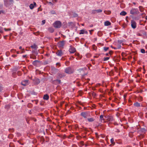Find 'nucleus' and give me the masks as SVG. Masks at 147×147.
Listing matches in <instances>:
<instances>
[{
  "label": "nucleus",
  "instance_id": "1",
  "mask_svg": "<svg viewBox=\"0 0 147 147\" xmlns=\"http://www.w3.org/2000/svg\"><path fill=\"white\" fill-rule=\"evenodd\" d=\"M139 13L138 10L137 8H132L130 11V13L132 15L138 14Z\"/></svg>",
  "mask_w": 147,
  "mask_h": 147
},
{
  "label": "nucleus",
  "instance_id": "2",
  "mask_svg": "<svg viewBox=\"0 0 147 147\" xmlns=\"http://www.w3.org/2000/svg\"><path fill=\"white\" fill-rule=\"evenodd\" d=\"M53 24L55 28H59L61 26V23L60 21H56Z\"/></svg>",
  "mask_w": 147,
  "mask_h": 147
},
{
  "label": "nucleus",
  "instance_id": "3",
  "mask_svg": "<svg viewBox=\"0 0 147 147\" xmlns=\"http://www.w3.org/2000/svg\"><path fill=\"white\" fill-rule=\"evenodd\" d=\"M80 115L85 119H87V117H89L90 114L87 112H83L81 113Z\"/></svg>",
  "mask_w": 147,
  "mask_h": 147
},
{
  "label": "nucleus",
  "instance_id": "4",
  "mask_svg": "<svg viewBox=\"0 0 147 147\" xmlns=\"http://www.w3.org/2000/svg\"><path fill=\"white\" fill-rule=\"evenodd\" d=\"M73 70L70 67H68L66 68L65 70V72L67 74H70L72 73L73 72Z\"/></svg>",
  "mask_w": 147,
  "mask_h": 147
},
{
  "label": "nucleus",
  "instance_id": "5",
  "mask_svg": "<svg viewBox=\"0 0 147 147\" xmlns=\"http://www.w3.org/2000/svg\"><path fill=\"white\" fill-rule=\"evenodd\" d=\"M65 41L63 40L58 42L57 43L58 46L60 48H63L65 44Z\"/></svg>",
  "mask_w": 147,
  "mask_h": 147
},
{
  "label": "nucleus",
  "instance_id": "6",
  "mask_svg": "<svg viewBox=\"0 0 147 147\" xmlns=\"http://www.w3.org/2000/svg\"><path fill=\"white\" fill-rule=\"evenodd\" d=\"M131 25L132 28L133 29H135L136 27V23L134 20H132L131 21Z\"/></svg>",
  "mask_w": 147,
  "mask_h": 147
},
{
  "label": "nucleus",
  "instance_id": "7",
  "mask_svg": "<svg viewBox=\"0 0 147 147\" xmlns=\"http://www.w3.org/2000/svg\"><path fill=\"white\" fill-rule=\"evenodd\" d=\"M70 47L69 51L70 53H73L76 52V49L75 48L72 47L71 46H70Z\"/></svg>",
  "mask_w": 147,
  "mask_h": 147
},
{
  "label": "nucleus",
  "instance_id": "8",
  "mask_svg": "<svg viewBox=\"0 0 147 147\" xmlns=\"http://www.w3.org/2000/svg\"><path fill=\"white\" fill-rule=\"evenodd\" d=\"M61 83V80H60L57 79L53 80L52 81V83L55 85H57Z\"/></svg>",
  "mask_w": 147,
  "mask_h": 147
},
{
  "label": "nucleus",
  "instance_id": "9",
  "mask_svg": "<svg viewBox=\"0 0 147 147\" xmlns=\"http://www.w3.org/2000/svg\"><path fill=\"white\" fill-rule=\"evenodd\" d=\"M105 118L108 121H112L113 120V117L111 116H107L105 117Z\"/></svg>",
  "mask_w": 147,
  "mask_h": 147
},
{
  "label": "nucleus",
  "instance_id": "10",
  "mask_svg": "<svg viewBox=\"0 0 147 147\" xmlns=\"http://www.w3.org/2000/svg\"><path fill=\"white\" fill-rule=\"evenodd\" d=\"M36 6V2H33V4H31L29 5V7L30 9H32L35 7Z\"/></svg>",
  "mask_w": 147,
  "mask_h": 147
},
{
  "label": "nucleus",
  "instance_id": "11",
  "mask_svg": "<svg viewBox=\"0 0 147 147\" xmlns=\"http://www.w3.org/2000/svg\"><path fill=\"white\" fill-rule=\"evenodd\" d=\"M21 84L22 85L24 86H26L28 85V80H24L22 82Z\"/></svg>",
  "mask_w": 147,
  "mask_h": 147
},
{
  "label": "nucleus",
  "instance_id": "12",
  "mask_svg": "<svg viewBox=\"0 0 147 147\" xmlns=\"http://www.w3.org/2000/svg\"><path fill=\"white\" fill-rule=\"evenodd\" d=\"M63 53L61 50H58L56 53V54L59 56H61L63 55Z\"/></svg>",
  "mask_w": 147,
  "mask_h": 147
},
{
  "label": "nucleus",
  "instance_id": "13",
  "mask_svg": "<svg viewBox=\"0 0 147 147\" xmlns=\"http://www.w3.org/2000/svg\"><path fill=\"white\" fill-rule=\"evenodd\" d=\"M88 32L86 30H80V32L79 33L80 34H88Z\"/></svg>",
  "mask_w": 147,
  "mask_h": 147
},
{
  "label": "nucleus",
  "instance_id": "14",
  "mask_svg": "<svg viewBox=\"0 0 147 147\" xmlns=\"http://www.w3.org/2000/svg\"><path fill=\"white\" fill-rule=\"evenodd\" d=\"M35 84L37 85L40 83V81L39 79L38 78H36L34 80Z\"/></svg>",
  "mask_w": 147,
  "mask_h": 147
},
{
  "label": "nucleus",
  "instance_id": "15",
  "mask_svg": "<svg viewBox=\"0 0 147 147\" xmlns=\"http://www.w3.org/2000/svg\"><path fill=\"white\" fill-rule=\"evenodd\" d=\"M39 61L37 60H36L32 62V64L35 66H37L38 65V64L39 63Z\"/></svg>",
  "mask_w": 147,
  "mask_h": 147
},
{
  "label": "nucleus",
  "instance_id": "16",
  "mask_svg": "<svg viewBox=\"0 0 147 147\" xmlns=\"http://www.w3.org/2000/svg\"><path fill=\"white\" fill-rule=\"evenodd\" d=\"M87 119L88 121L89 122H92L94 121L95 120L94 119L93 117L88 118Z\"/></svg>",
  "mask_w": 147,
  "mask_h": 147
},
{
  "label": "nucleus",
  "instance_id": "17",
  "mask_svg": "<svg viewBox=\"0 0 147 147\" xmlns=\"http://www.w3.org/2000/svg\"><path fill=\"white\" fill-rule=\"evenodd\" d=\"M49 95L47 94H45L43 97V98L44 100H47L49 99Z\"/></svg>",
  "mask_w": 147,
  "mask_h": 147
},
{
  "label": "nucleus",
  "instance_id": "18",
  "mask_svg": "<svg viewBox=\"0 0 147 147\" xmlns=\"http://www.w3.org/2000/svg\"><path fill=\"white\" fill-rule=\"evenodd\" d=\"M134 105L136 107H140V104L138 102H136L134 103Z\"/></svg>",
  "mask_w": 147,
  "mask_h": 147
},
{
  "label": "nucleus",
  "instance_id": "19",
  "mask_svg": "<svg viewBox=\"0 0 147 147\" xmlns=\"http://www.w3.org/2000/svg\"><path fill=\"white\" fill-rule=\"evenodd\" d=\"M111 24V22L108 21H107L105 22L104 24L105 26H108L110 25Z\"/></svg>",
  "mask_w": 147,
  "mask_h": 147
},
{
  "label": "nucleus",
  "instance_id": "20",
  "mask_svg": "<svg viewBox=\"0 0 147 147\" xmlns=\"http://www.w3.org/2000/svg\"><path fill=\"white\" fill-rule=\"evenodd\" d=\"M120 14L121 16H124L127 14V13L125 11H123L120 13Z\"/></svg>",
  "mask_w": 147,
  "mask_h": 147
},
{
  "label": "nucleus",
  "instance_id": "21",
  "mask_svg": "<svg viewBox=\"0 0 147 147\" xmlns=\"http://www.w3.org/2000/svg\"><path fill=\"white\" fill-rule=\"evenodd\" d=\"M4 5L6 7H7L8 4V1L7 0H4Z\"/></svg>",
  "mask_w": 147,
  "mask_h": 147
},
{
  "label": "nucleus",
  "instance_id": "22",
  "mask_svg": "<svg viewBox=\"0 0 147 147\" xmlns=\"http://www.w3.org/2000/svg\"><path fill=\"white\" fill-rule=\"evenodd\" d=\"M116 45L117 46V47L118 49H119L121 47V45L117 43V42L116 44Z\"/></svg>",
  "mask_w": 147,
  "mask_h": 147
},
{
  "label": "nucleus",
  "instance_id": "23",
  "mask_svg": "<svg viewBox=\"0 0 147 147\" xmlns=\"http://www.w3.org/2000/svg\"><path fill=\"white\" fill-rule=\"evenodd\" d=\"M31 47L32 49H36L37 48V46L35 44H34L33 45L31 46Z\"/></svg>",
  "mask_w": 147,
  "mask_h": 147
},
{
  "label": "nucleus",
  "instance_id": "24",
  "mask_svg": "<svg viewBox=\"0 0 147 147\" xmlns=\"http://www.w3.org/2000/svg\"><path fill=\"white\" fill-rule=\"evenodd\" d=\"M58 77L57 78H61L64 76V75H63L62 74H58Z\"/></svg>",
  "mask_w": 147,
  "mask_h": 147
},
{
  "label": "nucleus",
  "instance_id": "25",
  "mask_svg": "<svg viewBox=\"0 0 147 147\" xmlns=\"http://www.w3.org/2000/svg\"><path fill=\"white\" fill-rule=\"evenodd\" d=\"M103 116L102 115H101L100 116V120L102 122V120H104V119H103Z\"/></svg>",
  "mask_w": 147,
  "mask_h": 147
},
{
  "label": "nucleus",
  "instance_id": "26",
  "mask_svg": "<svg viewBox=\"0 0 147 147\" xmlns=\"http://www.w3.org/2000/svg\"><path fill=\"white\" fill-rule=\"evenodd\" d=\"M123 42V41L122 40H118L117 43L121 45Z\"/></svg>",
  "mask_w": 147,
  "mask_h": 147
},
{
  "label": "nucleus",
  "instance_id": "27",
  "mask_svg": "<svg viewBox=\"0 0 147 147\" xmlns=\"http://www.w3.org/2000/svg\"><path fill=\"white\" fill-rule=\"evenodd\" d=\"M49 30L50 32H51V33H52V32H53L54 31V30L53 28H49Z\"/></svg>",
  "mask_w": 147,
  "mask_h": 147
},
{
  "label": "nucleus",
  "instance_id": "28",
  "mask_svg": "<svg viewBox=\"0 0 147 147\" xmlns=\"http://www.w3.org/2000/svg\"><path fill=\"white\" fill-rule=\"evenodd\" d=\"M109 59V57H105L104 59V61H106L108 60Z\"/></svg>",
  "mask_w": 147,
  "mask_h": 147
},
{
  "label": "nucleus",
  "instance_id": "29",
  "mask_svg": "<svg viewBox=\"0 0 147 147\" xmlns=\"http://www.w3.org/2000/svg\"><path fill=\"white\" fill-rule=\"evenodd\" d=\"M95 11H96V12L98 13H100L101 12H102V10L101 9L96 10Z\"/></svg>",
  "mask_w": 147,
  "mask_h": 147
},
{
  "label": "nucleus",
  "instance_id": "30",
  "mask_svg": "<svg viewBox=\"0 0 147 147\" xmlns=\"http://www.w3.org/2000/svg\"><path fill=\"white\" fill-rule=\"evenodd\" d=\"M103 49L105 51H106L109 49V48L108 47H104Z\"/></svg>",
  "mask_w": 147,
  "mask_h": 147
},
{
  "label": "nucleus",
  "instance_id": "31",
  "mask_svg": "<svg viewBox=\"0 0 147 147\" xmlns=\"http://www.w3.org/2000/svg\"><path fill=\"white\" fill-rule=\"evenodd\" d=\"M141 52L142 53H145V50L144 49H141Z\"/></svg>",
  "mask_w": 147,
  "mask_h": 147
},
{
  "label": "nucleus",
  "instance_id": "32",
  "mask_svg": "<svg viewBox=\"0 0 147 147\" xmlns=\"http://www.w3.org/2000/svg\"><path fill=\"white\" fill-rule=\"evenodd\" d=\"M111 142L112 144H113L114 143V140L113 138H112L111 139Z\"/></svg>",
  "mask_w": 147,
  "mask_h": 147
},
{
  "label": "nucleus",
  "instance_id": "33",
  "mask_svg": "<svg viewBox=\"0 0 147 147\" xmlns=\"http://www.w3.org/2000/svg\"><path fill=\"white\" fill-rule=\"evenodd\" d=\"M3 32V28L0 27V33H2Z\"/></svg>",
  "mask_w": 147,
  "mask_h": 147
},
{
  "label": "nucleus",
  "instance_id": "34",
  "mask_svg": "<svg viewBox=\"0 0 147 147\" xmlns=\"http://www.w3.org/2000/svg\"><path fill=\"white\" fill-rule=\"evenodd\" d=\"M78 16V14L76 13H74L73 14V16L74 17H77Z\"/></svg>",
  "mask_w": 147,
  "mask_h": 147
},
{
  "label": "nucleus",
  "instance_id": "35",
  "mask_svg": "<svg viewBox=\"0 0 147 147\" xmlns=\"http://www.w3.org/2000/svg\"><path fill=\"white\" fill-rule=\"evenodd\" d=\"M4 30L6 31H7L11 30V28L6 29L5 28H4Z\"/></svg>",
  "mask_w": 147,
  "mask_h": 147
},
{
  "label": "nucleus",
  "instance_id": "36",
  "mask_svg": "<svg viewBox=\"0 0 147 147\" xmlns=\"http://www.w3.org/2000/svg\"><path fill=\"white\" fill-rule=\"evenodd\" d=\"M45 22V20H43L42 22V24H44Z\"/></svg>",
  "mask_w": 147,
  "mask_h": 147
},
{
  "label": "nucleus",
  "instance_id": "37",
  "mask_svg": "<svg viewBox=\"0 0 147 147\" xmlns=\"http://www.w3.org/2000/svg\"><path fill=\"white\" fill-rule=\"evenodd\" d=\"M51 13L52 14H55V12L54 11H51Z\"/></svg>",
  "mask_w": 147,
  "mask_h": 147
},
{
  "label": "nucleus",
  "instance_id": "38",
  "mask_svg": "<svg viewBox=\"0 0 147 147\" xmlns=\"http://www.w3.org/2000/svg\"><path fill=\"white\" fill-rule=\"evenodd\" d=\"M48 3L50 4V5H53V3H52L51 2H48Z\"/></svg>",
  "mask_w": 147,
  "mask_h": 147
},
{
  "label": "nucleus",
  "instance_id": "39",
  "mask_svg": "<svg viewBox=\"0 0 147 147\" xmlns=\"http://www.w3.org/2000/svg\"><path fill=\"white\" fill-rule=\"evenodd\" d=\"M57 0H52V2L53 3H54L55 2H57Z\"/></svg>",
  "mask_w": 147,
  "mask_h": 147
},
{
  "label": "nucleus",
  "instance_id": "40",
  "mask_svg": "<svg viewBox=\"0 0 147 147\" xmlns=\"http://www.w3.org/2000/svg\"><path fill=\"white\" fill-rule=\"evenodd\" d=\"M56 65H59V66H60V64L59 63H57L56 64Z\"/></svg>",
  "mask_w": 147,
  "mask_h": 147
},
{
  "label": "nucleus",
  "instance_id": "41",
  "mask_svg": "<svg viewBox=\"0 0 147 147\" xmlns=\"http://www.w3.org/2000/svg\"><path fill=\"white\" fill-rule=\"evenodd\" d=\"M12 57H17V55H12Z\"/></svg>",
  "mask_w": 147,
  "mask_h": 147
},
{
  "label": "nucleus",
  "instance_id": "42",
  "mask_svg": "<svg viewBox=\"0 0 147 147\" xmlns=\"http://www.w3.org/2000/svg\"><path fill=\"white\" fill-rule=\"evenodd\" d=\"M26 55H23L22 56V57L23 58H24L26 57Z\"/></svg>",
  "mask_w": 147,
  "mask_h": 147
},
{
  "label": "nucleus",
  "instance_id": "43",
  "mask_svg": "<svg viewBox=\"0 0 147 147\" xmlns=\"http://www.w3.org/2000/svg\"><path fill=\"white\" fill-rule=\"evenodd\" d=\"M109 54H110V51L109 52V53H107L106 54V55L107 56H108L109 55Z\"/></svg>",
  "mask_w": 147,
  "mask_h": 147
},
{
  "label": "nucleus",
  "instance_id": "44",
  "mask_svg": "<svg viewBox=\"0 0 147 147\" xmlns=\"http://www.w3.org/2000/svg\"><path fill=\"white\" fill-rule=\"evenodd\" d=\"M111 47L113 48L114 49H117L118 48H117L116 47H112V46H111Z\"/></svg>",
  "mask_w": 147,
  "mask_h": 147
},
{
  "label": "nucleus",
  "instance_id": "45",
  "mask_svg": "<svg viewBox=\"0 0 147 147\" xmlns=\"http://www.w3.org/2000/svg\"><path fill=\"white\" fill-rule=\"evenodd\" d=\"M3 13V11H0V14L1 13Z\"/></svg>",
  "mask_w": 147,
  "mask_h": 147
},
{
  "label": "nucleus",
  "instance_id": "46",
  "mask_svg": "<svg viewBox=\"0 0 147 147\" xmlns=\"http://www.w3.org/2000/svg\"><path fill=\"white\" fill-rule=\"evenodd\" d=\"M93 26V25H91L90 26V27H92Z\"/></svg>",
  "mask_w": 147,
  "mask_h": 147
},
{
  "label": "nucleus",
  "instance_id": "47",
  "mask_svg": "<svg viewBox=\"0 0 147 147\" xmlns=\"http://www.w3.org/2000/svg\"><path fill=\"white\" fill-rule=\"evenodd\" d=\"M22 48V47H21V46H20L19 47V49H21Z\"/></svg>",
  "mask_w": 147,
  "mask_h": 147
},
{
  "label": "nucleus",
  "instance_id": "48",
  "mask_svg": "<svg viewBox=\"0 0 147 147\" xmlns=\"http://www.w3.org/2000/svg\"><path fill=\"white\" fill-rule=\"evenodd\" d=\"M145 19L146 20H147V16H146L145 17Z\"/></svg>",
  "mask_w": 147,
  "mask_h": 147
},
{
  "label": "nucleus",
  "instance_id": "49",
  "mask_svg": "<svg viewBox=\"0 0 147 147\" xmlns=\"http://www.w3.org/2000/svg\"><path fill=\"white\" fill-rule=\"evenodd\" d=\"M145 117L146 118H147V113L146 114V115H145Z\"/></svg>",
  "mask_w": 147,
  "mask_h": 147
},
{
  "label": "nucleus",
  "instance_id": "50",
  "mask_svg": "<svg viewBox=\"0 0 147 147\" xmlns=\"http://www.w3.org/2000/svg\"><path fill=\"white\" fill-rule=\"evenodd\" d=\"M133 4L134 5H136V3H135V2H133Z\"/></svg>",
  "mask_w": 147,
  "mask_h": 147
},
{
  "label": "nucleus",
  "instance_id": "51",
  "mask_svg": "<svg viewBox=\"0 0 147 147\" xmlns=\"http://www.w3.org/2000/svg\"><path fill=\"white\" fill-rule=\"evenodd\" d=\"M17 54H19V52H18V51H17Z\"/></svg>",
  "mask_w": 147,
  "mask_h": 147
},
{
  "label": "nucleus",
  "instance_id": "52",
  "mask_svg": "<svg viewBox=\"0 0 147 147\" xmlns=\"http://www.w3.org/2000/svg\"><path fill=\"white\" fill-rule=\"evenodd\" d=\"M140 7H141V6H139V8L140 9Z\"/></svg>",
  "mask_w": 147,
  "mask_h": 147
},
{
  "label": "nucleus",
  "instance_id": "53",
  "mask_svg": "<svg viewBox=\"0 0 147 147\" xmlns=\"http://www.w3.org/2000/svg\"><path fill=\"white\" fill-rule=\"evenodd\" d=\"M71 57H72L73 58H74V57H73V56H71Z\"/></svg>",
  "mask_w": 147,
  "mask_h": 147
},
{
  "label": "nucleus",
  "instance_id": "54",
  "mask_svg": "<svg viewBox=\"0 0 147 147\" xmlns=\"http://www.w3.org/2000/svg\"><path fill=\"white\" fill-rule=\"evenodd\" d=\"M84 24H82V26H84Z\"/></svg>",
  "mask_w": 147,
  "mask_h": 147
},
{
  "label": "nucleus",
  "instance_id": "55",
  "mask_svg": "<svg viewBox=\"0 0 147 147\" xmlns=\"http://www.w3.org/2000/svg\"><path fill=\"white\" fill-rule=\"evenodd\" d=\"M143 130H145V129H143Z\"/></svg>",
  "mask_w": 147,
  "mask_h": 147
},
{
  "label": "nucleus",
  "instance_id": "56",
  "mask_svg": "<svg viewBox=\"0 0 147 147\" xmlns=\"http://www.w3.org/2000/svg\"><path fill=\"white\" fill-rule=\"evenodd\" d=\"M146 110H147V107L146 108Z\"/></svg>",
  "mask_w": 147,
  "mask_h": 147
},
{
  "label": "nucleus",
  "instance_id": "57",
  "mask_svg": "<svg viewBox=\"0 0 147 147\" xmlns=\"http://www.w3.org/2000/svg\"><path fill=\"white\" fill-rule=\"evenodd\" d=\"M117 86H119V85L117 84Z\"/></svg>",
  "mask_w": 147,
  "mask_h": 147
},
{
  "label": "nucleus",
  "instance_id": "58",
  "mask_svg": "<svg viewBox=\"0 0 147 147\" xmlns=\"http://www.w3.org/2000/svg\"><path fill=\"white\" fill-rule=\"evenodd\" d=\"M117 86H119V85L117 84Z\"/></svg>",
  "mask_w": 147,
  "mask_h": 147
}]
</instances>
